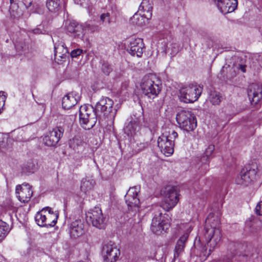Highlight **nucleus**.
<instances>
[{
  "label": "nucleus",
  "mask_w": 262,
  "mask_h": 262,
  "mask_svg": "<svg viewBox=\"0 0 262 262\" xmlns=\"http://www.w3.org/2000/svg\"><path fill=\"white\" fill-rule=\"evenodd\" d=\"M221 237L220 219L214 213H210L206 220L202 237L207 243L209 249L207 251V248H204L201 254L206 257H208L221 241Z\"/></svg>",
  "instance_id": "f257e3e1"
},
{
  "label": "nucleus",
  "mask_w": 262,
  "mask_h": 262,
  "mask_svg": "<svg viewBox=\"0 0 262 262\" xmlns=\"http://www.w3.org/2000/svg\"><path fill=\"white\" fill-rule=\"evenodd\" d=\"M62 125H59L53 128L43 138V143L48 146H55L62 137L64 131L69 132L71 129L72 120L70 116H66L63 118Z\"/></svg>",
  "instance_id": "f03ea898"
},
{
  "label": "nucleus",
  "mask_w": 262,
  "mask_h": 262,
  "mask_svg": "<svg viewBox=\"0 0 262 262\" xmlns=\"http://www.w3.org/2000/svg\"><path fill=\"white\" fill-rule=\"evenodd\" d=\"M178 134L173 130H169L163 133L158 139V146L161 152L166 156L173 153L174 140L178 137Z\"/></svg>",
  "instance_id": "7ed1b4c3"
},
{
  "label": "nucleus",
  "mask_w": 262,
  "mask_h": 262,
  "mask_svg": "<svg viewBox=\"0 0 262 262\" xmlns=\"http://www.w3.org/2000/svg\"><path fill=\"white\" fill-rule=\"evenodd\" d=\"M79 122L85 129H91L96 124L98 117L95 108L91 105H81L79 108Z\"/></svg>",
  "instance_id": "20e7f679"
},
{
  "label": "nucleus",
  "mask_w": 262,
  "mask_h": 262,
  "mask_svg": "<svg viewBox=\"0 0 262 262\" xmlns=\"http://www.w3.org/2000/svg\"><path fill=\"white\" fill-rule=\"evenodd\" d=\"M155 77L152 75H146L142 79L140 87L142 93L149 98L154 99L160 93L161 84L160 81L156 82L154 80Z\"/></svg>",
  "instance_id": "39448f33"
},
{
  "label": "nucleus",
  "mask_w": 262,
  "mask_h": 262,
  "mask_svg": "<svg viewBox=\"0 0 262 262\" xmlns=\"http://www.w3.org/2000/svg\"><path fill=\"white\" fill-rule=\"evenodd\" d=\"M113 101L107 97L100 99L94 108L98 118L103 116L110 119H114L117 113V110L113 108Z\"/></svg>",
  "instance_id": "423d86ee"
},
{
  "label": "nucleus",
  "mask_w": 262,
  "mask_h": 262,
  "mask_svg": "<svg viewBox=\"0 0 262 262\" xmlns=\"http://www.w3.org/2000/svg\"><path fill=\"white\" fill-rule=\"evenodd\" d=\"M202 92V88L196 84H189L179 90V98L185 103H193L196 101Z\"/></svg>",
  "instance_id": "0eeeda50"
},
{
  "label": "nucleus",
  "mask_w": 262,
  "mask_h": 262,
  "mask_svg": "<svg viewBox=\"0 0 262 262\" xmlns=\"http://www.w3.org/2000/svg\"><path fill=\"white\" fill-rule=\"evenodd\" d=\"M233 66L235 69L240 70L243 73L246 72L247 68L256 70L262 67V55L256 54L248 59L246 57L238 58Z\"/></svg>",
  "instance_id": "6e6552de"
},
{
  "label": "nucleus",
  "mask_w": 262,
  "mask_h": 262,
  "mask_svg": "<svg viewBox=\"0 0 262 262\" xmlns=\"http://www.w3.org/2000/svg\"><path fill=\"white\" fill-rule=\"evenodd\" d=\"M176 119L180 127L186 132L192 131L196 127V118L190 111L182 110L179 112Z\"/></svg>",
  "instance_id": "1a4fd4ad"
},
{
  "label": "nucleus",
  "mask_w": 262,
  "mask_h": 262,
  "mask_svg": "<svg viewBox=\"0 0 262 262\" xmlns=\"http://www.w3.org/2000/svg\"><path fill=\"white\" fill-rule=\"evenodd\" d=\"M169 227V224L165 217L162 215V212L160 210V207H157L155 209L154 213L150 225V230L153 233L159 234L162 231L168 229Z\"/></svg>",
  "instance_id": "9d476101"
},
{
  "label": "nucleus",
  "mask_w": 262,
  "mask_h": 262,
  "mask_svg": "<svg viewBox=\"0 0 262 262\" xmlns=\"http://www.w3.org/2000/svg\"><path fill=\"white\" fill-rule=\"evenodd\" d=\"M179 194L174 187H168L165 188L162 202L161 207L166 211L172 209L178 203Z\"/></svg>",
  "instance_id": "9b49d317"
},
{
  "label": "nucleus",
  "mask_w": 262,
  "mask_h": 262,
  "mask_svg": "<svg viewBox=\"0 0 262 262\" xmlns=\"http://www.w3.org/2000/svg\"><path fill=\"white\" fill-rule=\"evenodd\" d=\"M257 171V167L256 164H252L245 166L236 177V183L238 185H248L255 178Z\"/></svg>",
  "instance_id": "f8f14e48"
},
{
  "label": "nucleus",
  "mask_w": 262,
  "mask_h": 262,
  "mask_svg": "<svg viewBox=\"0 0 262 262\" xmlns=\"http://www.w3.org/2000/svg\"><path fill=\"white\" fill-rule=\"evenodd\" d=\"M85 215L88 223H91L93 226L100 229L105 227V219L100 208L95 207L86 213Z\"/></svg>",
  "instance_id": "ddd939ff"
},
{
  "label": "nucleus",
  "mask_w": 262,
  "mask_h": 262,
  "mask_svg": "<svg viewBox=\"0 0 262 262\" xmlns=\"http://www.w3.org/2000/svg\"><path fill=\"white\" fill-rule=\"evenodd\" d=\"M102 254L104 262H115L118 259L120 252L116 244L110 241L103 245Z\"/></svg>",
  "instance_id": "4468645a"
},
{
  "label": "nucleus",
  "mask_w": 262,
  "mask_h": 262,
  "mask_svg": "<svg viewBox=\"0 0 262 262\" xmlns=\"http://www.w3.org/2000/svg\"><path fill=\"white\" fill-rule=\"evenodd\" d=\"M15 193L19 201L23 203L28 202L33 195L32 187L28 183L17 185Z\"/></svg>",
  "instance_id": "2eb2a0df"
},
{
  "label": "nucleus",
  "mask_w": 262,
  "mask_h": 262,
  "mask_svg": "<svg viewBox=\"0 0 262 262\" xmlns=\"http://www.w3.org/2000/svg\"><path fill=\"white\" fill-rule=\"evenodd\" d=\"M144 49L145 46L142 39L131 38L127 46V51L132 55L141 57Z\"/></svg>",
  "instance_id": "dca6fc26"
},
{
  "label": "nucleus",
  "mask_w": 262,
  "mask_h": 262,
  "mask_svg": "<svg viewBox=\"0 0 262 262\" xmlns=\"http://www.w3.org/2000/svg\"><path fill=\"white\" fill-rule=\"evenodd\" d=\"M221 13L227 14L232 12L237 8V0H213Z\"/></svg>",
  "instance_id": "f3484780"
},
{
  "label": "nucleus",
  "mask_w": 262,
  "mask_h": 262,
  "mask_svg": "<svg viewBox=\"0 0 262 262\" xmlns=\"http://www.w3.org/2000/svg\"><path fill=\"white\" fill-rule=\"evenodd\" d=\"M65 24L67 31L72 34L74 37L80 39L83 37L84 33L83 32L82 24H79L74 20H67Z\"/></svg>",
  "instance_id": "a211bd4d"
},
{
  "label": "nucleus",
  "mask_w": 262,
  "mask_h": 262,
  "mask_svg": "<svg viewBox=\"0 0 262 262\" xmlns=\"http://www.w3.org/2000/svg\"><path fill=\"white\" fill-rule=\"evenodd\" d=\"M139 189L137 186L130 188L125 195V202L129 207H138L140 200L138 198Z\"/></svg>",
  "instance_id": "6ab92c4d"
},
{
  "label": "nucleus",
  "mask_w": 262,
  "mask_h": 262,
  "mask_svg": "<svg viewBox=\"0 0 262 262\" xmlns=\"http://www.w3.org/2000/svg\"><path fill=\"white\" fill-rule=\"evenodd\" d=\"M85 224L83 220L78 219L72 222L70 225V234L71 237L76 238L85 232Z\"/></svg>",
  "instance_id": "aec40b11"
},
{
  "label": "nucleus",
  "mask_w": 262,
  "mask_h": 262,
  "mask_svg": "<svg viewBox=\"0 0 262 262\" xmlns=\"http://www.w3.org/2000/svg\"><path fill=\"white\" fill-rule=\"evenodd\" d=\"M248 96L250 100L256 104L262 98V88L256 83L250 84L248 89Z\"/></svg>",
  "instance_id": "412c9836"
},
{
  "label": "nucleus",
  "mask_w": 262,
  "mask_h": 262,
  "mask_svg": "<svg viewBox=\"0 0 262 262\" xmlns=\"http://www.w3.org/2000/svg\"><path fill=\"white\" fill-rule=\"evenodd\" d=\"M80 100L78 93L71 92L64 96L62 100V106L65 110L70 109L75 105Z\"/></svg>",
  "instance_id": "4be33fe9"
},
{
  "label": "nucleus",
  "mask_w": 262,
  "mask_h": 262,
  "mask_svg": "<svg viewBox=\"0 0 262 262\" xmlns=\"http://www.w3.org/2000/svg\"><path fill=\"white\" fill-rule=\"evenodd\" d=\"M140 122L138 118H132L127 125L124 127V133L128 136L135 135L140 129Z\"/></svg>",
  "instance_id": "5701e85b"
},
{
  "label": "nucleus",
  "mask_w": 262,
  "mask_h": 262,
  "mask_svg": "<svg viewBox=\"0 0 262 262\" xmlns=\"http://www.w3.org/2000/svg\"><path fill=\"white\" fill-rule=\"evenodd\" d=\"M189 234L188 233H185L182 235L177 241L174 250V258H178L180 255L183 252L185 243H186Z\"/></svg>",
  "instance_id": "b1692460"
},
{
  "label": "nucleus",
  "mask_w": 262,
  "mask_h": 262,
  "mask_svg": "<svg viewBox=\"0 0 262 262\" xmlns=\"http://www.w3.org/2000/svg\"><path fill=\"white\" fill-rule=\"evenodd\" d=\"M46 209H47V220H46V223L47 225H46V227H54L56 223L58 217V214L57 213L54 212L52 209L49 207H46Z\"/></svg>",
  "instance_id": "393cba45"
},
{
  "label": "nucleus",
  "mask_w": 262,
  "mask_h": 262,
  "mask_svg": "<svg viewBox=\"0 0 262 262\" xmlns=\"http://www.w3.org/2000/svg\"><path fill=\"white\" fill-rule=\"evenodd\" d=\"M214 150V146L213 145H209L206 149L204 155L201 158V162L204 164V167L206 170H208V164L210 161V157L212 155Z\"/></svg>",
  "instance_id": "a878e982"
},
{
  "label": "nucleus",
  "mask_w": 262,
  "mask_h": 262,
  "mask_svg": "<svg viewBox=\"0 0 262 262\" xmlns=\"http://www.w3.org/2000/svg\"><path fill=\"white\" fill-rule=\"evenodd\" d=\"M47 209L43 208L41 211L38 212L35 215V220L37 225L41 227H46L47 225Z\"/></svg>",
  "instance_id": "bb28decb"
},
{
  "label": "nucleus",
  "mask_w": 262,
  "mask_h": 262,
  "mask_svg": "<svg viewBox=\"0 0 262 262\" xmlns=\"http://www.w3.org/2000/svg\"><path fill=\"white\" fill-rule=\"evenodd\" d=\"M247 226L250 228V231L252 233H257L259 232L261 228L262 222L259 218H254L250 222H247Z\"/></svg>",
  "instance_id": "cd10ccee"
},
{
  "label": "nucleus",
  "mask_w": 262,
  "mask_h": 262,
  "mask_svg": "<svg viewBox=\"0 0 262 262\" xmlns=\"http://www.w3.org/2000/svg\"><path fill=\"white\" fill-rule=\"evenodd\" d=\"M36 169V166L32 160L25 162L21 166L22 172L26 174L33 173Z\"/></svg>",
  "instance_id": "c85d7f7f"
},
{
  "label": "nucleus",
  "mask_w": 262,
  "mask_h": 262,
  "mask_svg": "<svg viewBox=\"0 0 262 262\" xmlns=\"http://www.w3.org/2000/svg\"><path fill=\"white\" fill-rule=\"evenodd\" d=\"M152 9V7L149 4V0H143L139 8V11H143L144 12H146L147 15H145V17L147 19L151 18Z\"/></svg>",
  "instance_id": "c756f323"
},
{
  "label": "nucleus",
  "mask_w": 262,
  "mask_h": 262,
  "mask_svg": "<svg viewBox=\"0 0 262 262\" xmlns=\"http://www.w3.org/2000/svg\"><path fill=\"white\" fill-rule=\"evenodd\" d=\"M95 184V182L93 179L84 178L81 181L80 186L81 190L86 192L92 189Z\"/></svg>",
  "instance_id": "7c9ffc66"
},
{
  "label": "nucleus",
  "mask_w": 262,
  "mask_h": 262,
  "mask_svg": "<svg viewBox=\"0 0 262 262\" xmlns=\"http://www.w3.org/2000/svg\"><path fill=\"white\" fill-rule=\"evenodd\" d=\"M60 0H47L46 7L51 12H57L60 7Z\"/></svg>",
  "instance_id": "2f4dec72"
},
{
  "label": "nucleus",
  "mask_w": 262,
  "mask_h": 262,
  "mask_svg": "<svg viewBox=\"0 0 262 262\" xmlns=\"http://www.w3.org/2000/svg\"><path fill=\"white\" fill-rule=\"evenodd\" d=\"M69 53V51L66 46L65 43L59 42L54 47V56H59L61 53Z\"/></svg>",
  "instance_id": "473e14b6"
},
{
  "label": "nucleus",
  "mask_w": 262,
  "mask_h": 262,
  "mask_svg": "<svg viewBox=\"0 0 262 262\" xmlns=\"http://www.w3.org/2000/svg\"><path fill=\"white\" fill-rule=\"evenodd\" d=\"M145 15H147L146 14H143V15H141L136 13L131 18L130 21H132V23L134 25H136L137 26H142L145 23Z\"/></svg>",
  "instance_id": "72a5a7b5"
},
{
  "label": "nucleus",
  "mask_w": 262,
  "mask_h": 262,
  "mask_svg": "<svg viewBox=\"0 0 262 262\" xmlns=\"http://www.w3.org/2000/svg\"><path fill=\"white\" fill-rule=\"evenodd\" d=\"M209 100L213 105H219L222 100V96L219 92L216 91L211 92Z\"/></svg>",
  "instance_id": "f704fd0d"
},
{
  "label": "nucleus",
  "mask_w": 262,
  "mask_h": 262,
  "mask_svg": "<svg viewBox=\"0 0 262 262\" xmlns=\"http://www.w3.org/2000/svg\"><path fill=\"white\" fill-rule=\"evenodd\" d=\"M83 32L84 33V31H89L91 33L97 32H99L100 27L96 24H91L89 23H84L82 24Z\"/></svg>",
  "instance_id": "c9c22d12"
},
{
  "label": "nucleus",
  "mask_w": 262,
  "mask_h": 262,
  "mask_svg": "<svg viewBox=\"0 0 262 262\" xmlns=\"http://www.w3.org/2000/svg\"><path fill=\"white\" fill-rule=\"evenodd\" d=\"M8 232V225L0 220V242L5 237Z\"/></svg>",
  "instance_id": "e433bc0d"
},
{
  "label": "nucleus",
  "mask_w": 262,
  "mask_h": 262,
  "mask_svg": "<svg viewBox=\"0 0 262 262\" xmlns=\"http://www.w3.org/2000/svg\"><path fill=\"white\" fill-rule=\"evenodd\" d=\"M100 19L102 23L105 25H110L113 21V17L110 12L101 14Z\"/></svg>",
  "instance_id": "4c0bfd02"
},
{
  "label": "nucleus",
  "mask_w": 262,
  "mask_h": 262,
  "mask_svg": "<svg viewBox=\"0 0 262 262\" xmlns=\"http://www.w3.org/2000/svg\"><path fill=\"white\" fill-rule=\"evenodd\" d=\"M101 70L104 74L108 75L112 72V68L107 62L103 61L101 66Z\"/></svg>",
  "instance_id": "58836bf2"
},
{
  "label": "nucleus",
  "mask_w": 262,
  "mask_h": 262,
  "mask_svg": "<svg viewBox=\"0 0 262 262\" xmlns=\"http://www.w3.org/2000/svg\"><path fill=\"white\" fill-rule=\"evenodd\" d=\"M179 51V47L176 43H172L168 49V52H170V54L172 56H175Z\"/></svg>",
  "instance_id": "ea45409f"
},
{
  "label": "nucleus",
  "mask_w": 262,
  "mask_h": 262,
  "mask_svg": "<svg viewBox=\"0 0 262 262\" xmlns=\"http://www.w3.org/2000/svg\"><path fill=\"white\" fill-rule=\"evenodd\" d=\"M82 50L80 49H76L72 50L70 53V55L72 58H76L80 56L82 53Z\"/></svg>",
  "instance_id": "a19ab883"
},
{
  "label": "nucleus",
  "mask_w": 262,
  "mask_h": 262,
  "mask_svg": "<svg viewBox=\"0 0 262 262\" xmlns=\"http://www.w3.org/2000/svg\"><path fill=\"white\" fill-rule=\"evenodd\" d=\"M69 53H61L59 56H54L55 59L57 61L62 62L66 60L67 57L68 56Z\"/></svg>",
  "instance_id": "79ce46f5"
},
{
  "label": "nucleus",
  "mask_w": 262,
  "mask_h": 262,
  "mask_svg": "<svg viewBox=\"0 0 262 262\" xmlns=\"http://www.w3.org/2000/svg\"><path fill=\"white\" fill-rule=\"evenodd\" d=\"M255 211L256 214L262 215V201H260L256 206Z\"/></svg>",
  "instance_id": "37998d69"
},
{
  "label": "nucleus",
  "mask_w": 262,
  "mask_h": 262,
  "mask_svg": "<svg viewBox=\"0 0 262 262\" xmlns=\"http://www.w3.org/2000/svg\"><path fill=\"white\" fill-rule=\"evenodd\" d=\"M24 3L27 8H29L32 5V2H28L27 0H25Z\"/></svg>",
  "instance_id": "c03bdc74"
},
{
  "label": "nucleus",
  "mask_w": 262,
  "mask_h": 262,
  "mask_svg": "<svg viewBox=\"0 0 262 262\" xmlns=\"http://www.w3.org/2000/svg\"><path fill=\"white\" fill-rule=\"evenodd\" d=\"M74 1H75V3H76L77 4H79L80 5H82L83 4V3H84V1L85 0H74Z\"/></svg>",
  "instance_id": "a18cd8bd"
},
{
  "label": "nucleus",
  "mask_w": 262,
  "mask_h": 262,
  "mask_svg": "<svg viewBox=\"0 0 262 262\" xmlns=\"http://www.w3.org/2000/svg\"><path fill=\"white\" fill-rule=\"evenodd\" d=\"M239 257L241 259H242L243 260H247L248 256L244 254V255H239Z\"/></svg>",
  "instance_id": "49530a36"
},
{
  "label": "nucleus",
  "mask_w": 262,
  "mask_h": 262,
  "mask_svg": "<svg viewBox=\"0 0 262 262\" xmlns=\"http://www.w3.org/2000/svg\"><path fill=\"white\" fill-rule=\"evenodd\" d=\"M0 96L4 97V99H5L6 98V93L4 91H0Z\"/></svg>",
  "instance_id": "de8ad7c7"
},
{
  "label": "nucleus",
  "mask_w": 262,
  "mask_h": 262,
  "mask_svg": "<svg viewBox=\"0 0 262 262\" xmlns=\"http://www.w3.org/2000/svg\"><path fill=\"white\" fill-rule=\"evenodd\" d=\"M33 32L34 33H36V34H39V33H41V31H40V30L39 29H35L33 30Z\"/></svg>",
  "instance_id": "09e8293b"
},
{
  "label": "nucleus",
  "mask_w": 262,
  "mask_h": 262,
  "mask_svg": "<svg viewBox=\"0 0 262 262\" xmlns=\"http://www.w3.org/2000/svg\"><path fill=\"white\" fill-rule=\"evenodd\" d=\"M225 69H227V68L223 67L221 70V72H223L225 70Z\"/></svg>",
  "instance_id": "8fccbe9b"
},
{
  "label": "nucleus",
  "mask_w": 262,
  "mask_h": 262,
  "mask_svg": "<svg viewBox=\"0 0 262 262\" xmlns=\"http://www.w3.org/2000/svg\"><path fill=\"white\" fill-rule=\"evenodd\" d=\"M14 2V0H10V2L11 4H12Z\"/></svg>",
  "instance_id": "3c124183"
}]
</instances>
